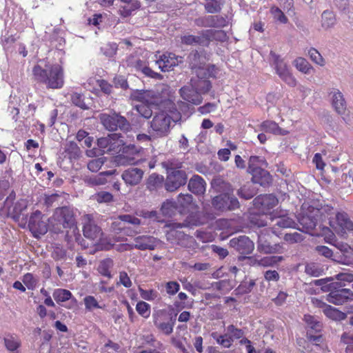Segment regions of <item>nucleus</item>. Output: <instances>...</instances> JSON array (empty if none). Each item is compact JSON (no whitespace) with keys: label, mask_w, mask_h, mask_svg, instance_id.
Masks as SVG:
<instances>
[{"label":"nucleus","mask_w":353,"mask_h":353,"mask_svg":"<svg viewBox=\"0 0 353 353\" xmlns=\"http://www.w3.org/2000/svg\"><path fill=\"white\" fill-rule=\"evenodd\" d=\"M95 199L99 203H110L113 201V195L106 191H101L95 194Z\"/></svg>","instance_id":"052dcab7"},{"label":"nucleus","mask_w":353,"mask_h":353,"mask_svg":"<svg viewBox=\"0 0 353 353\" xmlns=\"http://www.w3.org/2000/svg\"><path fill=\"white\" fill-rule=\"evenodd\" d=\"M150 103H142L134 106L138 114L144 119H148L152 116V110L148 105Z\"/></svg>","instance_id":"49530a36"},{"label":"nucleus","mask_w":353,"mask_h":353,"mask_svg":"<svg viewBox=\"0 0 353 353\" xmlns=\"http://www.w3.org/2000/svg\"><path fill=\"white\" fill-rule=\"evenodd\" d=\"M296 68L305 74H309L312 67L309 62L304 58L298 57L294 60Z\"/></svg>","instance_id":"de8ad7c7"},{"label":"nucleus","mask_w":353,"mask_h":353,"mask_svg":"<svg viewBox=\"0 0 353 353\" xmlns=\"http://www.w3.org/2000/svg\"><path fill=\"white\" fill-rule=\"evenodd\" d=\"M174 323L175 319L174 317H171L169 322H154V324L158 327V329L166 335H169L172 332Z\"/></svg>","instance_id":"37998d69"},{"label":"nucleus","mask_w":353,"mask_h":353,"mask_svg":"<svg viewBox=\"0 0 353 353\" xmlns=\"http://www.w3.org/2000/svg\"><path fill=\"white\" fill-rule=\"evenodd\" d=\"M194 105L190 104L185 101H179L177 107L179 110V114L174 118H181V114H183L185 117H190L194 111Z\"/></svg>","instance_id":"ea45409f"},{"label":"nucleus","mask_w":353,"mask_h":353,"mask_svg":"<svg viewBox=\"0 0 353 353\" xmlns=\"http://www.w3.org/2000/svg\"><path fill=\"white\" fill-rule=\"evenodd\" d=\"M332 104L339 114H341L345 112L346 104L341 92H337L334 94Z\"/></svg>","instance_id":"e433bc0d"},{"label":"nucleus","mask_w":353,"mask_h":353,"mask_svg":"<svg viewBox=\"0 0 353 353\" xmlns=\"http://www.w3.org/2000/svg\"><path fill=\"white\" fill-rule=\"evenodd\" d=\"M212 205L216 211L222 213L234 211L240 208L239 201L233 193L219 194L214 196Z\"/></svg>","instance_id":"423d86ee"},{"label":"nucleus","mask_w":353,"mask_h":353,"mask_svg":"<svg viewBox=\"0 0 353 353\" xmlns=\"http://www.w3.org/2000/svg\"><path fill=\"white\" fill-rule=\"evenodd\" d=\"M83 232L85 238L96 243L97 249L108 250L112 248L113 244L103 238V233L101 228L94 221L89 220L85 223Z\"/></svg>","instance_id":"39448f33"},{"label":"nucleus","mask_w":353,"mask_h":353,"mask_svg":"<svg viewBox=\"0 0 353 353\" xmlns=\"http://www.w3.org/2000/svg\"><path fill=\"white\" fill-rule=\"evenodd\" d=\"M52 296L57 303L64 302L72 297V293L68 290L57 289L54 291Z\"/></svg>","instance_id":"a18cd8bd"},{"label":"nucleus","mask_w":353,"mask_h":353,"mask_svg":"<svg viewBox=\"0 0 353 353\" xmlns=\"http://www.w3.org/2000/svg\"><path fill=\"white\" fill-rule=\"evenodd\" d=\"M50 65H46V68H42L39 65H36L32 69V73L35 81L39 83H46L48 76V68Z\"/></svg>","instance_id":"72a5a7b5"},{"label":"nucleus","mask_w":353,"mask_h":353,"mask_svg":"<svg viewBox=\"0 0 353 353\" xmlns=\"http://www.w3.org/2000/svg\"><path fill=\"white\" fill-rule=\"evenodd\" d=\"M304 320L312 330H314L315 332L321 331L322 327L321 323L314 316L309 314L305 315Z\"/></svg>","instance_id":"3c124183"},{"label":"nucleus","mask_w":353,"mask_h":353,"mask_svg":"<svg viewBox=\"0 0 353 353\" xmlns=\"http://www.w3.org/2000/svg\"><path fill=\"white\" fill-rule=\"evenodd\" d=\"M324 314L327 318L334 321H342L347 318V314L331 305L326 307Z\"/></svg>","instance_id":"c9c22d12"},{"label":"nucleus","mask_w":353,"mask_h":353,"mask_svg":"<svg viewBox=\"0 0 353 353\" xmlns=\"http://www.w3.org/2000/svg\"><path fill=\"white\" fill-rule=\"evenodd\" d=\"M250 173L252 176V181L254 183H257L265 187L269 185L272 183V176L269 172L265 170L263 168L255 169V170H252V172Z\"/></svg>","instance_id":"393cba45"},{"label":"nucleus","mask_w":353,"mask_h":353,"mask_svg":"<svg viewBox=\"0 0 353 353\" xmlns=\"http://www.w3.org/2000/svg\"><path fill=\"white\" fill-rule=\"evenodd\" d=\"M144 175V171L138 168H130L121 174V177L125 183L130 186H135L140 183L143 176Z\"/></svg>","instance_id":"aec40b11"},{"label":"nucleus","mask_w":353,"mask_h":353,"mask_svg":"<svg viewBox=\"0 0 353 353\" xmlns=\"http://www.w3.org/2000/svg\"><path fill=\"white\" fill-rule=\"evenodd\" d=\"M164 177L157 173H152L146 179L145 187L150 192L157 191L162 188L164 183Z\"/></svg>","instance_id":"cd10ccee"},{"label":"nucleus","mask_w":353,"mask_h":353,"mask_svg":"<svg viewBox=\"0 0 353 353\" xmlns=\"http://www.w3.org/2000/svg\"><path fill=\"white\" fill-rule=\"evenodd\" d=\"M272 230L264 229L258 236L257 250L263 254L283 253V245L276 243L274 239Z\"/></svg>","instance_id":"20e7f679"},{"label":"nucleus","mask_w":353,"mask_h":353,"mask_svg":"<svg viewBox=\"0 0 353 353\" xmlns=\"http://www.w3.org/2000/svg\"><path fill=\"white\" fill-rule=\"evenodd\" d=\"M85 309L91 311L94 308H101L97 299L92 296H86L84 299Z\"/></svg>","instance_id":"69168bd1"},{"label":"nucleus","mask_w":353,"mask_h":353,"mask_svg":"<svg viewBox=\"0 0 353 353\" xmlns=\"http://www.w3.org/2000/svg\"><path fill=\"white\" fill-rule=\"evenodd\" d=\"M188 187L192 193L201 196L205 192L206 183L201 176L194 174L189 180Z\"/></svg>","instance_id":"5701e85b"},{"label":"nucleus","mask_w":353,"mask_h":353,"mask_svg":"<svg viewBox=\"0 0 353 353\" xmlns=\"http://www.w3.org/2000/svg\"><path fill=\"white\" fill-rule=\"evenodd\" d=\"M130 99L141 103H158L160 101L159 94L153 90H134L130 94Z\"/></svg>","instance_id":"a211bd4d"},{"label":"nucleus","mask_w":353,"mask_h":353,"mask_svg":"<svg viewBox=\"0 0 353 353\" xmlns=\"http://www.w3.org/2000/svg\"><path fill=\"white\" fill-rule=\"evenodd\" d=\"M212 287L216 289L218 291L230 290L233 286L231 285L230 280L224 279L217 282H214L212 284Z\"/></svg>","instance_id":"680f3d73"},{"label":"nucleus","mask_w":353,"mask_h":353,"mask_svg":"<svg viewBox=\"0 0 353 353\" xmlns=\"http://www.w3.org/2000/svg\"><path fill=\"white\" fill-rule=\"evenodd\" d=\"M48 221L49 219L39 210H36L32 213L28 221L30 230L35 236L45 234L48 230Z\"/></svg>","instance_id":"9b49d317"},{"label":"nucleus","mask_w":353,"mask_h":353,"mask_svg":"<svg viewBox=\"0 0 353 353\" xmlns=\"http://www.w3.org/2000/svg\"><path fill=\"white\" fill-rule=\"evenodd\" d=\"M270 12L273 15L274 19L279 22L282 23H286L288 22V18L279 8L274 6L271 8Z\"/></svg>","instance_id":"e2e57ef3"},{"label":"nucleus","mask_w":353,"mask_h":353,"mask_svg":"<svg viewBox=\"0 0 353 353\" xmlns=\"http://www.w3.org/2000/svg\"><path fill=\"white\" fill-rule=\"evenodd\" d=\"M316 251L319 255L323 256L325 258L330 259L333 261H337L334 257L333 251L328 247L325 245H318L316 247Z\"/></svg>","instance_id":"13d9d810"},{"label":"nucleus","mask_w":353,"mask_h":353,"mask_svg":"<svg viewBox=\"0 0 353 353\" xmlns=\"http://www.w3.org/2000/svg\"><path fill=\"white\" fill-rule=\"evenodd\" d=\"M321 214L320 209L312 208V210H309V212L299 217V222L307 231L312 230L316 228Z\"/></svg>","instance_id":"f3484780"},{"label":"nucleus","mask_w":353,"mask_h":353,"mask_svg":"<svg viewBox=\"0 0 353 353\" xmlns=\"http://www.w3.org/2000/svg\"><path fill=\"white\" fill-rule=\"evenodd\" d=\"M325 290H330L325 299L330 303L341 305L353 301V291L345 288V284L342 282H332V285L330 286V288H326Z\"/></svg>","instance_id":"f03ea898"},{"label":"nucleus","mask_w":353,"mask_h":353,"mask_svg":"<svg viewBox=\"0 0 353 353\" xmlns=\"http://www.w3.org/2000/svg\"><path fill=\"white\" fill-rule=\"evenodd\" d=\"M113 265V261L110 258H107L100 262L98 266V271L103 276L111 278L112 275L110 269L112 268Z\"/></svg>","instance_id":"58836bf2"},{"label":"nucleus","mask_w":353,"mask_h":353,"mask_svg":"<svg viewBox=\"0 0 353 353\" xmlns=\"http://www.w3.org/2000/svg\"><path fill=\"white\" fill-rule=\"evenodd\" d=\"M157 63L161 71L166 72L172 70L174 66L177 65L178 61L174 54H163L160 56L158 60H157Z\"/></svg>","instance_id":"bb28decb"},{"label":"nucleus","mask_w":353,"mask_h":353,"mask_svg":"<svg viewBox=\"0 0 353 353\" xmlns=\"http://www.w3.org/2000/svg\"><path fill=\"white\" fill-rule=\"evenodd\" d=\"M179 118H172L165 111L156 112L150 121V128L157 137H167L171 130L172 122H177Z\"/></svg>","instance_id":"7ed1b4c3"},{"label":"nucleus","mask_w":353,"mask_h":353,"mask_svg":"<svg viewBox=\"0 0 353 353\" xmlns=\"http://www.w3.org/2000/svg\"><path fill=\"white\" fill-rule=\"evenodd\" d=\"M341 341L347 345L345 351L347 353H353V336L347 333H343L341 335Z\"/></svg>","instance_id":"0e129e2a"},{"label":"nucleus","mask_w":353,"mask_h":353,"mask_svg":"<svg viewBox=\"0 0 353 353\" xmlns=\"http://www.w3.org/2000/svg\"><path fill=\"white\" fill-rule=\"evenodd\" d=\"M181 42L185 45L199 44L202 45V38L199 36L191 34L184 35L181 38Z\"/></svg>","instance_id":"bf43d9fd"},{"label":"nucleus","mask_w":353,"mask_h":353,"mask_svg":"<svg viewBox=\"0 0 353 353\" xmlns=\"http://www.w3.org/2000/svg\"><path fill=\"white\" fill-rule=\"evenodd\" d=\"M200 224L201 222L196 220L194 216H188L183 223H172L168 225L171 229L166 234V239L172 243L178 244V241H179L182 237H185V234L176 229L192 228L194 226H198Z\"/></svg>","instance_id":"0eeeda50"},{"label":"nucleus","mask_w":353,"mask_h":353,"mask_svg":"<svg viewBox=\"0 0 353 353\" xmlns=\"http://www.w3.org/2000/svg\"><path fill=\"white\" fill-rule=\"evenodd\" d=\"M4 343L7 350L10 352H14L20 346V341L12 335L4 338Z\"/></svg>","instance_id":"8fccbe9b"},{"label":"nucleus","mask_w":353,"mask_h":353,"mask_svg":"<svg viewBox=\"0 0 353 353\" xmlns=\"http://www.w3.org/2000/svg\"><path fill=\"white\" fill-rule=\"evenodd\" d=\"M120 137L119 134L114 133L108 135L107 137H101L97 139L98 148H94L88 150L85 154L89 157H99L103 155L105 152L112 150V141L118 139Z\"/></svg>","instance_id":"ddd939ff"},{"label":"nucleus","mask_w":353,"mask_h":353,"mask_svg":"<svg viewBox=\"0 0 353 353\" xmlns=\"http://www.w3.org/2000/svg\"><path fill=\"white\" fill-rule=\"evenodd\" d=\"M176 210V204L174 201L167 200L163 202L161 211L164 216H172Z\"/></svg>","instance_id":"c03bdc74"},{"label":"nucleus","mask_w":353,"mask_h":353,"mask_svg":"<svg viewBox=\"0 0 353 353\" xmlns=\"http://www.w3.org/2000/svg\"><path fill=\"white\" fill-rule=\"evenodd\" d=\"M255 285L254 280H250L248 282L244 281L236 288V294L243 295L250 293Z\"/></svg>","instance_id":"79ce46f5"},{"label":"nucleus","mask_w":353,"mask_h":353,"mask_svg":"<svg viewBox=\"0 0 353 353\" xmlns=\"http://www.w3.org/2000/svg\"><path fill=\"white\" fill-rule=\"evenodd\" d=\"M283 260L281 256H270L262 258L260 260L254 259L252 262L254 265L263 267L274 266Z\"/></svg>","instance_id":"473e14b6"},{"label":"nucleus","mask_w":353,"mask_h":353,"mask_svg":"<svg viewBox=\"0 0 353 353\" xmlns=\"http://www.w3.org/2000/svg\"><path fill=\"white\" fill-rule=\"evenodd\" d=\"M207 58L205 50H192L188 56V62L191 70L196 74L203 76L204 72L208 69V65H206Z\"/></svg>","instance_id":"9d476101"},{"label":"nucleus","mask_w":353,"mask_h":353,"mask_svg":"<svg viewBox=\"0 0 353 353\" xmlns=\"http://www.w3.org/2000/svg\"><path fill=\"white\" fill-rule=\"evenodd\" d=\"M205 75L199 76L196 74V77L190 79V83L196 89L201 95L208 93L212 88V83L208 80L210 77H216L217 68L215 65H209L207 71L203 72Z\"/></svg>","instance_id":"6e6552de"},{"label":"nucleus","mask_w":353,"mask_h":353,"mask_svg":"<svg viewBox=\"0 0 353 353\" xmlns=\"http://www.w3.org/2000/svg\"><path fill=\"white\" fill-rule=\"evenodd\" d=\"M70 100L74 105L79 107L83 110H88L90 108L88 104L85 101L83 96L79 93L75 92L72 94Z\"/></svg>","instance_id":"09e8293b"},{"label":"nucleus","mask_w":353,"mask_h":353,"mask_svg":"<svg viewBox=\"0 0 353 353\" xmlns=\"http://www.w3.org/2000/svg\"><path fill=\"white\" fill-rule=\"evenodd\" d=\"M336 23V15L333 11L330 10H324L321 16V26L325 30H330Z\"/></svg>","instance_id":"c85d7f7f"},{"label":"nucleus","mask_w":353,"mask_h":353,"mask_svg":"<svg viewBox=\"0 0 353 353\" xmlns=\"http://www.w3.org/2000/svg\"><path fill=\"white\" fill-rule=\"evenodd\" d=\"M188 176L184 170L173 169L168 174L165 181V188L168 192H173L184 185Z\"/></svg>","instance_id":"f8f14e48"},{"label":"nucleus","mask_w":353,"mask_h":353,"mask_svg":"<svg viewBox=\"0 0 353 353\" xmlns=\"http://www.w3.org/2000/svg\"><path fill=\"white\" fill-rule=\"evenodd\" d=\"M46 85L48 88L57 89L63 85V70L60 65H49L48 76Z\"/></svg>","instance_id":"dca6fc26"},{"label":"nucleus","mask_w":353,"mask_h":353,"mask_svg":"<svg viewBox=\"0 0 353 353\" xmlns=\"http://www.w3.org/2000/svg\"><path fill=\"white\" fill-rule=\"evenodd\" d=\"M228 21L226 17L220 15H208V28H221L228 26Z\"/></svg>","instance_id":"2f4dec72"},{"label":"nucleus","mask_w":353,"mask_h":353,"mask_svg":"<svg viewBox=\"0 0 353 353\" xmlns=\"http://www.w3.org/2000/svg\"><path fill=\"white\" fill-rule=\"evenodd\" d=\"M156 238L151 236H139L134 239V247L140 250H153L157 246Z\"/></svg>","instance_id":"a878e982"},{"label":"nucleus","mask_w":353,"mask_h":353,"mask_svg":"<svg viewBox=\"0 0 353 353\" xmlns=\"http://www.w3.org/2000/svg\"><path fill=\"white\" fill-rule=\"evenodd\" d=\"M99 119L105 128L109 131H115L118 128L123 131H128L130 127L128 120L117 113L112 114H101Z\"/></svg>","instance_id":"1a4fd4ad"},{"label":"nucleus","mask_w":353,"mask_h":353,"mask_svg":"<svg viewBox=\"0 0 353 353\" xmlns=\"http://www.w3.org/2000/svg\"><path fill=\"white\" fill-rule=\"evenodd\" d=\"M305 272L312 276L318 277L323 272V268L317 263H310L305 265Z\"/></svg>","instance_id":"a19ab883"},{"label":"nucleus","mask_w":353,"mask_h":353,"mask_svg":"<svg viewBox=\"0 0 353 353\" xmlns=\"http://www.w3.org/2000/svg\"><path fill=\"white\" fill-rule=\"evenodd\" d=\"M203 4L208 13L216 14L221 12L224 0H205Z\"/></svg>","instance_id":"7c9ffc66"},{"label":"nucleus","mask_w":353,"mask_h":353,"mask_svg":"<svg viewBox=\"0 0 353 353\" xmlns=\"http://www.w3.org/2000/svg\"><path fill=\"white\" fill-rule=\"evenodd\" d=\"M229 245L241 254H250L254 249V244L249 237L239 236L230 239Z\"/></svg>","instance_id":"2eb2a0df"},{"label":"nucleus","mask_w":353,"mask_h":353,"mask_svg":"<svg viewBox=\"0 0 353 353\" xmlns=\"http://www.w3.org/2000/svg\"><path fill=\"white\" fill-rule=\"evenodd\" d=\"M65 151L70 155V158L79 159L81 155L80 148L73 141L69 143Z\"/></svg>","instance_id":"864d4df0"},{"label":"nucleus","mask_w":353,"mask_h":353,"mask_svg":"<svg viewBox=\"0 0 353 353\" xmlns=\"http://www.w3.org/2000/svg\"><path fill=\"white\" fill-rule=\"evenodd\" d=\"M270 55L274 60V63L275 65L276 73L281 78H282L284 75H286L290 72L286 64L283 63V60L280 58L279 55L276 54V53L274 52L273 51L270 52Z\"/></svg>","instance_id":"c756f323"},{"label":"nucleus","mask_w":353,"mask_h":353,"mask_svg":"<svg viewBox=\"0 0 353 353\" xmlns=\"http://www.w3.org/2000/svg\"><path fill=\"white\" fill-rule=\"evenodd\" d=\"M283 239L290 243H300L303 240V236L301 234L294 232L292 233H286L283 236Z\"/></svg>","instance_id":"4d7b16f0"},{"label":"nucleus","mask_w":353,"mask_h":353,"mask_svg":"<svg viewBox=\"0 0 353 353\" xmlns=\"http://www.w3.org/2000/svg\"><path fill=\"white\" fill-rule=\"evenodd\" d=\"M263 167H268V163L264 157L260 156H251L250 157L248 168L249 172H252V170H255V169H260Z\"/></svg>","instance_id":"f704fd0d"},{"label":"nucleus","mask_w":353,"mask_h":353,"mask_svg":"<svg viewBox=\"0 0 353 353\" xmlns=\"http://www.w3.org/2000/svg\"><path fill=\"white\" fill-rule=\"evenodd\" d=\"M150 305L144 301H139L136 305L137 312L143 317H148L150 314Z\"/></svg>","instance_id":"338daca9"},{"label":"nucleus","mask_w":353,"mask_h":353,"mask_svg":"<svg viewBox=\"0 0 353 353\" xmlns=\"http://www.w3.org/2000/svg\"><path fill=\"white\" fill-rule=\"evenodd\" d=\"M278 203V199L273 194H261L253 200V204L263 211L273 208Z\"/></svg>","instance_id":"412c9836"},{"label":"nucleus","mask_w":353,"mask_h":353,"mask_svg":"<svg viewBox=\"0 0 353 353\" xmlns=\"http://www.w3.org/2000/svg\"><path fill=\"white\" fill-rule=\"evenodd\" d=\"M211 187L216 192L219 194L233 193L234 190L232 185L220 176H216L212 179Z\"/></svg>","instance_id":"4be33fe9"},{"label":"nucleus","mask_w":353,"mask_h":353,"mask_svg":"<svg viewBox=\"0 0 353 353\" xmlns=\"http://www.w3.org/2000/svg\"><path fill=\"white\" fill-rule=\"evenodd\" d=\"M106 159L105 157H99L90 160L88 163V168L92 172H98L104 164Z\"/></svg>","instance_id":"5fc2aeb1"},{"label":"nucleus","mask_w":353,"mask_h":353,"mask_svg":"<svg viewBox=\"0 0 353 353\" xmlns=\"http://www.w3.org/2000/svg\"><path fill=\"white\" fill-rule=\"evenodd\" d=\"M52 258L56 261H65L67 258V251L62 247L56 246L52 252Z\"/></svg>","instance_id":"6e6d98bb"},{"label":"nucleus","mask_w":353,"mask_h":353,"mask_svg":"<svg viewBox=\"0 0 353 353\" xmlns=\"http://www.w3.org/2000/svg\"><path fill=\"white\" fill-rule=\"evenodd\" d=\"M179 94L183 100L192 105H198L203 101L202 96L190 83L189 85L182 87L179 90Z\"/></svg>","instance_id":"6ab92c4d"},{"label":"nucleus","mask_w":353,"mask_h":353,"mask_svg":"<svg viewBox=\"0 0 353 353\" xmlns=\"http://www.w3.org/2000/svg\"><path fill=\"white\" fill-rule=\"evenodd\" d=\"M308 54L310 55V59L314 63L321 66L324 65L325 61L321 54L316 49L311 48L309 50Z\"/></svg>","instance_id":"774afa93"},{"label":"nucleus","mask_w":353,"mask_h":353,"mask_svg":"<svg viewBox=\"0 0 353 353\" xmlns=\"http://www.w3.org/2000/svg\"><path fill=\"white\" fill-rule=\"evenodd\" d=\"M272 227L270 230L276 236H278L276 227L279 228H294L296 225L294 221L287 215L274 216L272 218Z\"/></svg>","instance_id":"b1692460"},{"label":"nucleus","mask_w":353,"mask_h":353,"mask_svg":"<svg viewBox=\"0 0 353 353\" xmlns=\"http://www.w3.org/2000/svg\"><path fill=\"white\" fill-rule=\"evenodd\" d=\"M261 126L266 132L275 134H286L287 131L282 130L274 121H265L262 123Z\"/></svg>","instance_id":"4c0bfd02"},{"label":"nucleus","mask_w":353,"mask_h":353,"mask_svg":"<svg viewBox=\"0 0 353 353\" xmlns=\"http://www.w3.org/2000/svg\"><path fill=\"white\" fill-rule=\"evenodd\" d=\"M50 221L57 233L63 232V229H77L74 210L68 206L56 208Z\"/></svg>","instance_id":"f257e3e1"},{"label":"nucleus","mask_w":353,"mask_h":353,"mask_svg":"<svg viewBox=\"0 0 353 353\" xmlns=\"http://www.w3.org/2000/svg\"><path fill=\"white\" fill-rule=\"evenodd\" d=\"M330 225L342 234L346 233L347 231H353V222L345 212H337L335 217L330 220Z\"/></svg>","instance_id":"4468645a"},{"label":"nucleus","mask_w":353,"mask_h":353,"mask_svg":"<svg viewBox=\"0 0 353 353\" xmlns=\"http://www.w3.org/2000/svg\"><path fill=\"white\" fill-rule=\"evenodd\" d=\"M237 194L241 198L248 200L256 194V192L254 189H251L250 186L245 185L237 190Z\"/></svg>","instance_id":"603ef678"}]
</instances>
